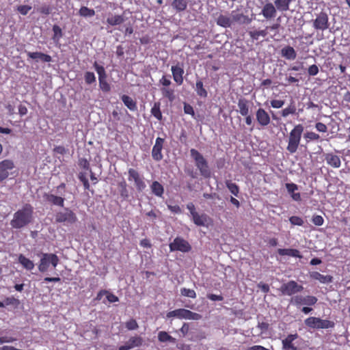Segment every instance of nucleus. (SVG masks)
Instances as JSON below:
<instances>
[{"label": "nucleus", "instance_id": "obj_1", "mask_svg": "<svg viewBox=\"0 0 350 350\" xmlns=\"http://www.w3.org/2000/svg\"><path fill=\"white\" fill-rule=\"evenodd\" d=\"M33 208L29 204H25L21 209L14 213L10 225L13 228H22L29 224L33 219Z\"/></svg>", "mask_w": 350, "mask_h": 350}, {"label": "nucleus", "instance_id": "obj_2", "mask_svg": "<svg viewBox=\"0 0 350 350\" xmlns=\"http://www.w3.org/2000/svg\"><path fill=\"white\" fill-rule=\"evenodd\" d=\"M304 130V126L301 124H296L290 131L286 150L291 154H293L297 152Z\"/></svg>", "mask_w": 350, "mask_h": 350}, {"label": "nucleus", "instance_id": "obj_3", "mask_svg": "<svg viewBox=\"0 0 350 350\" xmlns=\"http://www.w3.org/2000/svg\"><path fill=\"white\" fill-rule=\"evenodd\" d=\"M190 152L191 156L195 160L196 165L200 170V174L205 178H209L211 176V171L206 160L196 149H191Z\"/></svg>", "mask_w": 350, "mask_h": 350}, {"label": "nucleus", "instance_id": "obj_4", "mask_svg": "<svg viewBox=\"0 0 350 350\" xmlns=\"http://www.w3.org/2000/svg\"><path fill=\"white\" fill-rule=\"evenodd\" d=\"M304 323L310 329H329L335 326V323L327 319H321L319 317H310L305 319Z\"/></svg>", "mask_w": 350, "mask_h": 350}, {"label": "nucleus", "instance_id": "obj_5", "mask_svg": "<svg viewBox=\"0 0 350 350\" xmlns=\"http://www.w3.org/2000/svg\"><path fill=\"white\" fill-rule=\"evenodd\" d=\"M166 317L167 318L176 317L180 319L189 320H200L202 318L200 314L184 308H179L168 312Z\"/></svg>", "mask_w": 350, "mask_h": 350}, {"label": "nucleus", "instance_id": "obj_6", "mask_svg": "<svg viewBox=\"0 0 350 350\" xmlns=\"http://www.w3.org/2000/svg\"><path fill=\"white\" fill-rule=\"evenodd\" d=\"M59 262V258L55 254H42V258L38 265V269L40 272H45L48 270V268L51 264L55 268L57 267Z\"/></svg>", "mask_w": 350, "mask_h": 350}, {"label": "nucleus", "instance_id": "obj_7", "mask_svg": "<svg viewBox=\"0 0 350 350\" xmlns=\"http://www.w3.org/2000/svg\"><path fill=\"white\" fill-rule=\"evenodd\" d=\"M77 221L76 214L69 208H65L64 211L55 214V221L57 223H65L73 224Z\"/></svg>", "mask_w": 350, "mask_h": 350}, {"label": "nucleus", "instance_id": "obj_8", "mask_svg": "<svg viewBox=\"0 0 350 350\" xmlns=\"http://www.w3.org/2000/svg\"><path fill=\"white\" fill-rule=\"evenodd\" d=\"M304 290V286L299 284L294 280H290L286 283H284L280 288V291L283 295L291 296L296 293H300Z\"/></svg>", "mask_w": 350, "mask_h": 350}, {"label": "nucleus", "instance_id": "obj_9", "mask_svg": "<svg viewBox=\"0 0 350 350\" xmlns=\"http://www.w3.org/2000/svg\"><path fill=\"white\" fill-rule=\"evenodd\" d=\"M312 26L317 31H325L329 27V16L325 12H321L312 21Z\"/></svg>", "mask_w": 350, "mask_h": 350}, {"label": "nucleus", "instance_id": "obj_10", "mask_svg": "<svg viewBox=\"0 0 350 350\" xmlns=\"http://www.w3.org/2000/svg\"><path fill=\"white\" fill-rule=\"evenodd\" d=\"M129 181H134L135 186L137 191H142L145 189L146 185L144 180L143 176L133 168H129L128 170Z\"/></svg>", "mask_w": 350, "mask_h": 350}, {"label": "nucleus", "instance_id": "obj_11", "mask_svg": "<svg viewBox=\"0 0 350 350\" xmlns=\"http://www.w3.org/2000/svg\"><path fill=\"white\" fill-rule=\"evenodd\" d=\"M171 252L180 251L182 252H189L191 250V246L188 241L181 237H176L173 242L169 245Z\"/></svg>", "mask_w": 350, "mask_h": 350}, {"label": "nucleus", "instance_id": "obj_12", "mask_svg": "<svg viewBox=\"0 0 350 350\" xmlns=\"http://www.w3.org/2000/svg\"><path fill=\"white\" fill-rule=\"evenodd\" d=\"M317 298L312 295H307L306 297L296 295L293 297L291 300V303L296 306H300L301 305L314 306L317 304Z\"/></svg>", "mask_w": 350, "mask_h": 350}, {"label": "nucleus", "instance_id": "obj_13", "mask_svg": "<svg viewBox=\"0 0 350 350\" xmlns=\"http://www.w3.org/2000/svg\"><path fill=\"white\" fill-rule=\"evenodd\" d=\"M165 143V139L160 137H157L155 144L152 149V157L155 161H160L163 159L162 150Z\"/></svg>", "mask_w": 350, "mask_h": 350}, {"label": "nucleus", "instance_id": "obj_14", "mask_svg": "<svg viewBox=\"0 0 350 350\" xmlns=\"http://www.w3.org/2000/svg\"><path fill=\"white\" fill-rule=\"evenodd\" d=\"M14 167V162L10 159H5L0 162V180L6 179L9 176V171Z\"/></svg>", "mask_w": 350, "mask_h": 350}, {"label": "nucleus", "instance_id": "obj_15", "mask_svg": "<svg viewBox=\"0 0 350 350\" xmlns=\"http://www.w3.org/2000/svg\"><path fill=\"white\" fill-rule=\"evenodd\" d=\"M256 120L258 124L262 127L268 126L271 122V118L269 113L262 108H258L256 110Z\"/></svg>", "mask_w": 350, "mask_h": 350}, {"label": "nucleus", "instance_id": "obj_16", "mask_svg": "<svg viewBox=\"0 0 350 350\" xmlns=\"http://www.w3.org/2000/svg\"><path fill=\"white\" fill-rule=\"evenodd\" d=\"M277 10L274 4L267 1L262 7L260 14L267 20H271L276 16Z\"/></svg>", "mask_w": 350, "mask_h": 350}, {"label": "nucleus", "instance_id": "obj_17", "mask_svg": "<svg viewBox=\"0 0 350 350\" xmlns=\"http://www.w3.org/2000/svg\"><path fill=\"white\" fill-rule=\"evenodd\" d=\"M143 339L140 336H132L124 345L118 348V350H129L134 347H138L142 345Z\"/></svg>", "mask_w": 350, "mask_h": 350}, {"label": "nucleus", "instance_id": "obj_18", "mask_svg": "<svg viewBox=\"0 0 350 350\" xmlns=\"http://www.w3.org/2000/svg\"><path fill=\"white\" fill-rule=\"evenodd\" d=\"M298 334L297 333L294 334H288L284 340L282 341V349L283 350H297L298 348L296 347L293 341L298 338Z\"/></svg>", "mask_w": 350, "mask_h": 350}, {"label": "nucleus", "instance_id": "obj_19", "mask_svg": "<svg viewBox=\"0 0 350 350\" xmlns=\"http://www.w3.org/2000/svg\"><path fill=\"white\" fill-rule=\"evenodd\" d=\"M173 79L178 85H181L183 83V74L184 69L182 66L177 64L172 66L171 68Z\"/></svg>", "mask_w": 350, "mask_h": 350}, {"label": "nucleus", "instance_id": "obj_20", "mask_svg": "<svg viewBox=\"0 0 350 350\" xmlns=\"http://www.w3.org/2000/svg\"><path fill=\"white\" fill-rule=\"evenodd\" d=\"M325 159L327 163L334 168H338L341 165L340 157L332 152L325 154Z\"/></svg>", "mask_w": 350, "mask_h": 350}, {"label": "nucleus", "instance_id": "obj_21", "mask_svg": "<svg viewBox=\"0 0 350 350\" xmlns=\"http://www.w3.org/2000/svg\"><path fill=\"white\" fill-rule=\"evenodd\" d=\"M310 278L311 279L318 280L322 284H329L332 282L333 277L330 275H322L318 271H312L310 273Z\"/></svg>", "mask_w": 350, "mask_h": 350}, {"label": "nucleus", "instance_id": "obj_22", "mask_svg": "<svg viewBox=\"0 0 350 350\" xmlns=\"http://www.w3.org/2000/svg\"><path fill=\"white\" fill-rule=\"evenodd\" d=\"M192 219L193 223L198 226H205L211 220L206 214L202 213L200 215L198 213L192 216Z\"/></svg>", "mask_w": 350, "mask_h": 350}, {"label": "nucleus", "instance_id": "obj_23", "mask_svg": "<svg viewBox=\"0 0 350 350\" xmlns=\"http://www.w3.org/2000/svg\"><path fill=\"white\" fill-rule=\"evenodd\" d=\"M292 1L293 0H275L273 4L277 11L284 12L289 10Z\"/></svg>", "mask_w": 350, "mask_h": 350}, {"label": "nucleus", "instance_id": "obj_24", "mask_svg": "<svg viewBox=\"0 0 350 350\" xmlns=\"http://www.w3.org/2000/svg\"><path fill=\"white\" fill-rule=\"evenodd\" d=\"M277 252L280 256H289L299 258H302V256L300 254V252L297 249H291V248L281 249V248H280L277 250Z\"/></svg>", "mask_w": 350, "mask_h": 350}, {"label": "nucleus", "instance_id": "obj_25", "mask_svg": "<svg viewBox=\"0 0 350 350\" xmlns=\"http://www.w3.org/2000/svg\"><path fill=\"white\" fill-rule=\"evenodd\" d=\"M171 5L176 12H183L186 10L188 2L187 0H173Z\"/></svg>", "mask_w": 350, "mask_h": 350}, {"label": "nucleus", "instance_id": "obj_26", "mask_svg": "<svg viewBox=\"0 0 350 350\" xmlns=\"http://www.w3.org/2000/svg\"><path fill=\"white\" fill-rule=\"evenodd\" d=\"M152 193L157 196L162 197L164 193L163 186L158 181L154 180L150 185Z\"/></svg>", "mask_w": 350, "mask_h": 350}, {"label": "nucleus", "instance_id": "obj_27", "mask_svg": "<svg viewBox=\"0 0 350 350\" xmlns=\"http://www.w3.org/2000/svg\"><path fill=\"white\" fill-rule=\"evenodd\" d=\"M45 199L49 202L52 203L54 205H57L61 207L64 206V199L62 197L55 196L53 194H45Z\"/></svg>", "mask_w": 350, "mask_h": 350}, {"label": "nucleus", "instance_id": "obj_28", "mask_svg": "<svg viewBox=\"0 0 350 350\" xmlns=\"http://www.w3.org/2000/svg\"><path fill=\"white\" fill-rule=\"evenodd\" d=\"M282 55L287 59L293 60L296 58L297 53L293 47L287 46L281 51Z\"/></svg>", "mask_w": 350, "mask_h": 350}, {"label": "nucleus", "instance_id": "obj_29", "mask_svg": "<svg viewBox=\"0 0 350 350\" xmlns=\"http://www.w3.org/2000/svg\"><path fill=\"white\" fill-rule=\"evenodd\" d=\"M18 262L27 270H32L34 268V263L30 259L26 258L23 254H19Z\"/></svg>", "mask_w": 350, "mask_h": 350}, {"label": "nucleus", "instance_id": "obj_30", "mask_svg": "<svg viewBox=\"0 0 350 350\" xmlns=\"http://www.w3.org/2000/svg\"><path fill=\"white\" fill-rule=\"evenodd\" d=\"M216 23H217V25L224 27V28H227V27H230L231 26L232 20L228 16L220 14L217 17V18L216 20Z\"/></svg>", "mask_w": 350, "mask_h": 350}, {"label": "nucleus", "instance_id": "obj_31", "mask_svg": "<svg viewBox=\"0 0 350 350\" xmlns=\"http://www.w3.org/2000/svg\"><path fill=\"white\" fill-rule=\"evenodd\" d=\"M121 100L124 105L126 106L131 111L137 110L136 102L129 96L124 94L122 96Z\"/></svg>", "mask_w": 350, "mask_h": 350}, {"label": "nucleus", "instance_id": "obj_32", "mask_svg": "<svg viewBox=\"0 0 350 350\" xmlns=\"http://www.w3.org/2000/svg\"><path fill=\"white\" fill-rule=\"evenodd\" d=\"M238 107L241 116H247L249 113L248 100L245 98H240L238 100Z\"/></svg>", "mask_w": 350, "mask_h": 350}, {"label": "nucleus", "instance_id": "obj_33", "mask_svg": "<svg viewBox=\"0 0 350 350\" xmlns=\"http://www.w3.org/2000/svg\"><path fill=\"white\" fill-rule=\"evenodd\" d=\"M195 90L198 96L201 98H206L208 96V92L204 88L203 82L201 79L196 81Z\"/></svg>", "mask_w": 350, "mask_h": 350}, {"label": "nucleus", "instance_id": "obj_34", "mask_svg": "<svg viewBox=\"0 0 350 350\" xmlns=\"http://www.w3.org/2000/svg\"><path fill=\"white\" fill-rule=\"evenodd\" d=\"M267 29H269L268 27H266L265 29L262 30H256V31H250L248 32L249 36L253 40H258L260 36L265 37L268 34Z\"/></svg>", "mask_w": 350, "mask_h": 350}, {"label": "nucleus", "instance_id": "obj_35", "mask_svg": "<svg viewBox=\"0 0 350 350\" xmlns=\"http://www.w3.org/2000/svg\"><path fill=\"white\" fill-rule=\"evenodd\" d=\"M151 114L158 120H162L160 102H155L150 110Z\"/></svg>", "mask_w": 350, "mask_h": 350}, {"label": "nucleus", "instance_id": "obj_36", "mask_svg": "<svg viewBox=\"0 0 350 350\" xmlns=\"http://www.w3.org/2000/svg\"><path fill=\"white\" fill-rule=\"evenodd\" d=\"M158 340L161 342H170L172 343L176 342V338L170 336L167 332L165 331H161L158 334Z\"/></svg>", "mask_w": 350, "mask_h": 350}, {"label": "nucleus", "instance_id": "obj_37", "mask_svg": "<svg viewBox=\"0 0 350 350\" xmlns=\"http://www.w3.org/2000/svg\"><path fill=\"white\" fill-rule=\"evenodd\" d=\"M232 18L234 21L239 22L241 24H250L252 21L248 16L242 13L236 14L233 15Z\"/></svg>", "mask_w": 350, "mask_h": 350}, {"label": "nucleus", "instance_id": "obj_38", "mask_svg": "<svg viewBox=\"0 0 350 350\" xmlns=\"http://www.w3.org/2000/svg\"><path fill=\"white\" fill-rule=\"evenodd\" d=\"M124 21V18L122 15L112 16L111 17H108L107 19V23L111 26L120 25Z\"/></svg>", "mask_w": 350, "mask_h": 350}, {"label": "nucleus", "instance_id": "obj_39", "mask_svg": "<svg viewBox=\"0 0 350 350\" xmlns=\"http://www.w3.org/2000/svg\"><path fill=\"white\" fill-rule=\"evenodd\" d=\"M161 92L164 98H167L170 101H173L175 98L174 90L169 87L161 88Z\"/></svg>", "mask_w": 350, "mask_h": 350}, {"label": "nucleus", "instance_id": "obj_40", "mask_svg": "<svg viewBox=\"0 0 350 350\" xmlns=\"http://www.w3.org/2000/svg\"><path fill=\"white\" fill-rule=\"evenodd\" d=\"M296 106L293 102L286 108L282 110L281 115L282 117L286 118L290 114H295L296 113Z\"/></svg>", "mask_w": 350, "mask_h": 350}, {"label": "nucleus", "instance_id": "obj_41", "mask_svg": "<svg viewBox=\"0 0 350 350\" xmlns=\"http://www.w3.org/2000/svg\"><path fill=\"white\" fill-rule=\"evenodd\" d=\"M304 138L306 143L312 141H318L320 139V135L313 131H307L304 134Z\"/></svg>", "mask_w": 350, "mask_h": 350}, {"label": "nucleus", "instance_id": "obj_42", "mask_svg": "<svg viewBox=\"0 0 350 350\" xmlns=\"http://www.w3.org/2000/svg\"><path fill=\"white\" fill-rule=\"evenodd\" d=\"M79 14L83 17H92L95 15V11L86 6H82L79 11Z\"/></svg>", "mask_w": 350, "mask_h": 350}, {"label": "nucleus", "instance_id": "obj_43", "mask_svg": "<svg viewBox=\"0 0 350 350\" xmlns=\"http://www.w3.org/2000/svg\"><path fill=\"white\" fill-rule=\"evenodd\" d=\"M53 31L54 33L53 36V40L55 42H59V39L63 36L62 29L60 28L59 26H58L57 25H54L53 26Z\"/></svg>", "mask_w": 350, "mask_h": 350}, {"label": "nucleus", "instance_id": "obj_44", "mask_svg": "<svg viewBox=\"0 0 350 350\" xmlns=\"http://www.w3.org/2000/svg\"><path fill=\"white\" fill-rule=\"evenodd\" d=\"M226 185L229 191L234 196H237L239 192V188L236 183H232L230 180L226 182Z\"/></svg>", "mask_w": 350, "mask_h": 350}, {"label": "nucleus", "instance_id": "obj_45", "mask_svg": "<svg viewBox=\"0 0 350 350\" xmlns=\"http://www.w3.org/2000/svg\"><path fill=\"white\" fill-rule=\"evenodd\" d=\"M102 293H107L106 297H107V299L110 303L117 302L119 300L118 297L116 295H115L113 293H108L106 291H100L99 293L98 294L97 299H99V297L102 295Z\"/></svg>", "mask_w": 350, "mask_h": 350}, {"label": "nucleus", "instance_id": "obj_46", "mask_svg": "<svg viewBox=\"0 0 350 350\" xmlns=\"http://www.w3.org/2000/svg\"><path fill=\"white\" fill-rule=\"evenodd\" d=\"M99 87L100 90L104 92H108L111 90L110 85L107 81L106 78L99 79Z\"/></svg>", "mask_w": 350, "mask_h": 350}, {"label": "nucleus", "instance_id": "obj_47", "mask_svg": "<svg viewBox=\"0 0 350 350\" xmlns=\"http://www.w3.org/2000/svg\"><path fill=\"white\" fill-rule=\"evenodd\" d=\"M180 293L183 296L190 297V298H196V291L193 289L183 288L180 289Z\"/></svg>", "mask_w": 350, "mask_h": 350}, {"label": "nucleus", "instance_id": "obj_48", "mask_svg": "<svg viewBox=\"0 0 350 350\" xmlns=\"http://www.w3.org/2000/svg\"><path fill=\"white\" fill-rule=\"evenodd\" d=\"M32 9V7L29 5H21L16 8V10L22 15H27L29 12Z\"/></svg>", "mask_w": 350, "mask_h": 350}, {"label": "nucleus", "instance_id": "obj_49", "mask_svg": "<svg viewBox=\"0 0 350 350\" xmlns=\"http://www.w3.org/2000/svg\"><path fill=\"white\" fill-rule=\"evenodd\" d=\"M94 68L98 75V79L107 78L105 70L103 66H99L96 62L94 63Z\"/></svg>", "mask_w": 350, "mask_h": 350}, {"label": "nucleus", "instance_id": "obj_50", "mask_svg": "<svg viewBox=\"0 0 350 350\" xmlns=\"http://www.w3.org/2000/svg\"><path fill=\"white\" fill-rule=\"evenodd\" d=\"M125 327L129 330H135L139 327V325L135 319H131L126 322Z\"/></svg>", "mask_w": 350, "mask_h": 350}, {"label": "nucleus", "instance_id": "obj_51", "mask_svg": "<svg viewBox=\"0 0 350 350\" xmlns=\"http://www.w3.org/2000/svg\"><path fill=\"white\" fill-rule=\"evenodd\" d=\"M289 221L292 225L301 226L304 224V220L301 217L298 216H291L289 218Z\"/></svg>", "mask_w": 350, "mask_h": 350}, {"label": "nucleus", "instance_id": "obj_52", "mask_svg": "<svg viewBox=\"0 0 350 350\" xmlns=\"http://www.w3.org/2000/svg\"><path fill=\"white\" fill-rule=\"evenodd\" d=\"M84 78L85 83L88 84H91L96 81L95 75L94 74V72H86L85 73Z\"/></svg>", "mask_w": 350, "mask_h": 350}, {"label": "nucleus", "instance_id": "obj_53", "mask_svg": "<svg viewBox=\"0 0 350 350\" xmlns=\"http://www.w3.org/2000/svg\"><path fill=\"white\" fill-rule=\"evenodd\" d=\"M19 303V300L14 297H6L4 300L5 306H18Z\"/></svg>", "mask_w": 350, "mask_h": 350}, {"label": "nucleus", "instance_id": "obj_54", "mask_svg": "<svg viewBox=\"0 0 350 350\" xmlns=\"http://www.w3.org/2000/svg\"><path fill=\"white\" fill-rule=\"evenodd\" d=\"M312 221L314 225L321 226L323 224L324 219L321 215H313Z\"/></svg>", "mask_w": 350, "mask_h": 350}, {"label": "nucleus", "instance_id": "obj_55", "mask_svg": "<svg viewBox=\"0 0 350 350\" xmlns=\"http://www.w3.org/2000/svg\"><path fill=\"white\" fill-rule=\"evenodd\" d=\"M285 187L291 196L293 195V193H295V191L298 189V186L293 183H286Z\"/></svg>", "mask_w": 350, "mask_h": 350}, {"label": "nucleus", "instance_id": "obj_56", "mask_svg": "<svg viewBox=\"0 0 350 350\" xmlns=\"http://www.w3.org/2000/svg\"><path fill=\"white\" fill-rule=\"evenodd\" d=\"M258 328L260 329L261 334H265L269 328V324L267 322H258Z\"/></svg>", "mask_w": 350, "mask_h": 350}, {"label": "nucleus", "instance_id": "obj_57", "mask_svg": "<svg viewBox=\"0 0 350 350\" xmlns=\"http://www.w3.org/2000/svg\"><path fill=\"white\" fill-rule=\"evenodd\" d=\"M270 103H271V106L273 108L280 109L284 105V101L282 100L274 99V100H271Z\"/></svg>", "mask_w": 350, "mask_h": 350}, {"label": "nucleus", "instance_id": "obj_58", "mask_svg": "<svg viewBox=\"0 0 350 350\" xmlns=\"http://www.w3.org/2000/svg\"><path fill=\"white\" fill-rule=\"evenodd\" d=\"M319 68L317 65L313 64L308 67V72L310 76H315L319 73Z\"/></svg>", "mask_w": 350, "mask_h": 350}, {"label": "nucleus", "instance_id": "obj_59", "mask_svg": "<svg viewBox=\"0 0 350 350\" xmlns=\"http://www.w3.org/2000/svg\"><path fill=\"white\" fill-rule=\"evenodd\" d=\"M15 340H16V338L12 337V336H0V343L1 344L12 342Z\"/></svg>", "mask_w": 350, "mask_h": 350}, {"label": "nucleus", "instance_id": "obj_60", "mask_svg": "<svg viewBox=\"0 0 350 350\" xmlns=\"http://www.w3.org/2000/svg\"><path fill=\"white\" fill-rule=\"evenodd\" d=\"M159 83L163 86V88H166L169 87L172 82L170 79L167 78L165 75H163L159 80Z\"/></svg>", "mask_w": 350, "mask_h": 350}, {"label": "nucleus", "instance_id": "obj_61", "mask_svg": "<svg viewBox=\"0 0 350 350\" xmlns=\"http://www.w3.org/2000/svg\"><path fill=\"white\" fill-rule=\"evenodd\" d=\"M315 128L318 131L321 132V133H325L327 131V126L322 122L316 123Z\"/></svg>", "mask_w": 350, "mask_h": 350}, {"label": "nucleus", "instance_id": "obj_62", "mask_svg": "<svg viewBox=\"0 0 350 350\" xmlns=\"http://www.w3.org/2000/svg\"><path fill=\"white\" fill-rule=\"evenodd\" d=\"M167 208L169 210H170L174 213L180 214L182 213L180 207L177 204L167 205Z\"/></svg>", "mask_w": 350, "mask_h": 350}, {"label": "nucleus", "instance_id": "obj_63", "mask_svg": "<svg viewBox=\"0 0 350 350\" xmlns=\"http://www.w3.org/2000/svg\"><path fill=\"white\" fill-rule=\"evenodd\" d=\"M184 111L187 114H189L191 116L194 115V110L191 105L185 103L184 105Z\"/></svg>", "mask_w": 350, "mask_h": 350}, {"label": "nucleus", "instance_id": "obj_64", "mask_svg": "<svg viewBox=\"0 0 350 350\" xmlns=\"http://www.w3.org/2000/svg\"><path fill=\"white\" fill-rule=\"evenodd\" d=\"M53 151L62 155H64L66 153V149L63 146H55L53 149Z\"/></svg>", "mask_w": 350, "mask_h": 350}]
</instances>
